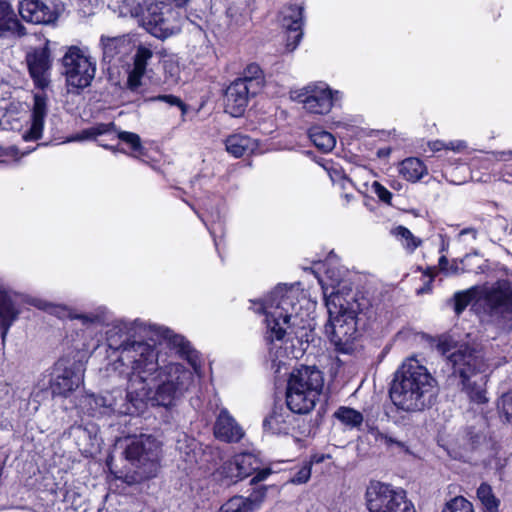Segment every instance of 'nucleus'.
Here are the masks:
<instances>
[{"label": "nucleus", "instance_id": "12", "mask_svg": "<svg viewBox=\"0 0 512 512\" xmlns=\"http://www.w3.org/2000/svg\"><path fill=\"white\" fill-rule=\"evenodd\" d=\"M297 99L308 113L325 115L340 99V92L332 90L324 82H317L304 87L297 95Z\"/></svg>", "mask_w": 512, "mask_h": 512}, {"label": "nucleus", "instance_id": "24", "mask_svg": "<svg viewBox=\"0 0 512 512\" xmlns=\"http://www.w3.org/2000/svg\"><path fill=\"white\" fill-rule=\"evenodd\" d=\"M262 498V495L233 496L220 507L218 512H253L259 509Z\"/></svg>", "mask_w": 512, "mask_h": 512}, {"label": "nucleus", "instance_id": "38", "mask_svg": "<svg viewBox=\"0 0 512 512\" xmlns=\"http://www.w3.org/2000/svg\"><path fill=\"white\" fill-rule=\"evenodd\" d=\"M73 319L80 320L81 323L85 326L92 325H100L103 324L106 320L105 311L103 309H98L95 312L80 314L74 311Z\"/></svg>", "mask_w": 512, "mask_h": 512}, {"label": "nucleus", "instance_id": "59", "mask_svg": "<svg viewBox=\"0 0 512 512\" xmlns=\"http://www.w3.org/2000/svg\"><path fill=\"white\" fill-rule=\"evenodd\" d=\"M192 446H195V441L194 440H191L190 444L188 445V447H191L190 451H193Z\"/></svg>", "mask_w": 512, "mask_h": 512}, {"label": "nucleus", "instance_id": "14", "mask_svg": "<svg viewBox=\"0 0 512 512\" xmlns=\"http://www.w3.org/2000/svg\"><path fill=\"white\" fill-rule=\"evenodd\" d=\"M480 299L483 300L491 315H512V283L498 280L491 286L479 288Z\"/></svg>", "mask_w": 512, "mask_h": 512}, {"label": "nucleus", "instance_id": "32", "mask_svg": "<svg viewBox=\"0 0 512 512\" xmlns=\"http://www.w3.org/2000/svg\"><path fill=\"white\" fill-rule=\"evenodd\" d=\"M334 416L344 425L350 428H359L363 423V415L361 412L350 407H339Z\"/></svg>", "mask_w": 512, "mask_h": 512}, {"label": "nucleus", "instance_id": "34", "mask_svg": "<svg viewBox=\"0 0 512 512\" xmlns=\"http://www.w3.org/2000/svg\"><path fill=\"white\" fill-rule=\"evenodd\" d=\"M477 497L485 508V512H497L499 501L492 492L490 485L482 483L477 489Z\"/></svg>", "mask_w": 512, "mask_h": 512}, {"label": "nucleus", "instance_id": "15", "mask_svg": "<svg viewBox=\"0 0 512 512\" xmlns=\"http://www.w3.org/2000/svg\"><path fill=\"white\" fill-rule=\"evenodd\" d=\"M296 413L292 412L288 405L274 404L263 419V429L265 433L271 435H288L296 427Z\"/></svg>", "mask_w": 512, "mask_h": 512}, {"label": "nucleus", "instance_id": "62", "mask_svg": "<svg viewBox=\"0 0 512 512\" xmlns=\"http://www.w3.org/2000/svg\"><path fill=\"white\" fill-rule=\"evenodd\" d=\"M435 269H436L435 267H432V268H430L429 270H430L431 272H434V271H435ZM430 275H431V276H434V274H433V273H431Z\"/></svg>", "mask_w": 512, "mask_h": 512}, {"label": "nucleus", "instance_id": "2", "mask_svg": "<svg viewBox=\"0 0 512 512\" xmlns=\"http://www.w3.org/2000/svg\"><path fill=\"white\" fill-rule=\"evenodd\" d=\"M326 280L320 279L329 321L325 325V333L335 349L341 353H351L353 342L357 336L358 316L368 308V300L364 297L347 298L342 288L347 287L345 277L347 270L339 265L335 254L330 253L323 264Z\"/></svg>", "mask_w": 512, "mask_h": 512}, {"label": "nucleus", "instance_id": "54", "mask_svg": "<svg viewBox=\"0 0 512 512\" xmlns=\"http://www.w3.org/2000/svg\"><path fill=\"white\" fill-rule=\"evenodd\" d=\"M330 456L329 455H315L312 457V462H315V463H320V462H323L326 458H329Z\"/></svg>", "mask_w": 512, "mask_h": 512}, {"label": "nucleus", "instance_id": "60", "mask_svg": "<svg viewBox=\"0 0 512 512\" xmlns=\"http://www.w3.org/2000/svg\"><path fill=\"white\" fill-rule=\"evenodd\" d=\"M177 448L182 452L183 447H182V445H181V441H179V442H178V446H177Z\"/></svg>", "mask_w": 512, "mask_h": 512}, {"label": "nucleus", "instance_id": "45", "mask_svg": "<svg viewBox=\"0 0 512 512\" xmlns=\"http://www.w3.org/2000/svg\"><path fill=\"white\" fill-rule=\"evenodd\" d=\"M311 476V463H305L291 478V482L294 484L306 483Z\"/></svg>", "mask_w": 512, "mask_h": 512}, {"label": "nucleus", "instance_id": "9", "mask_svg": "<svg viewBox=\"0 0 512 512\" xmlns=\"http://www.w3.org/2000/svg\"><path fill=\"white\" fill-rule=\"evenodd\" d=\"M109 376L111 378H120L123 379L126 383L125 393L121 389H116L113 391H107L104 394L95 396L91 395L86 398V401L88 405L90 406V409L92 410L93 414H110V413H116L121 415H127L132 412L131 408L132 406L137 408L139 403H149L152 406H162V407H171L174 405L175 401L181 397L182 395H177L171 403L169 404H160L155 403L152 399L148 398H138L134 397V395H131L129 393V382L125 378V375H119L118 373H113L111 371H108Z\"/></svg>", "mask_w": 512, "mask_h": 512}, {"label": "nucleus", "instance_id": "13", "mask_svg": "<svg viewBox=\"0 0 512 512\" xmlns=\"http://www.w3.org/2000/svg\"><path fill=\"white\" fill-rule=\"evenodd\" d=\"M261 90V80L257 77H243L232 82L225 92V111L233 117L241 116L251 96Z\"/></svg>", "mask_w": 512, "mask_h": 512}, {"label": "nucleus", "instance_id": "31", "mask_svg": "<svg viewBox=\"0 0 512 512\" xmlns=\"http://www.w3.org/2000/svg\"><path fill=\"white\" fill-rule=\"evenodd\" d=\"M117 133L116 125L113 122L110 123H98L88 129L83 130L73 140H85V139H96L102 135H109L115 138Z\"/></svg>", "mask_w": 512, "mask_h": 512}, {"label": "nucleus", "instance_id": "39", "mask_svg": "<svg viewBox=\"0 0 512 512\" xmlns=\"http://www.w3.org/2000/svg\"><path fill=\"white\" fill-rule=\"evenodd\" d=\"M442 512H474L473 505L464 497L457 496L446 503Z\"/></svg>", "mask_w": 512, "mask_h": 512}, {"label": "nucleus", "instance_id": "50", "mask_svg": "<svg viewBox=\"0 0 512 512\" xmlns=\"http://www.w3.org/2000/svg\"><path fill=\"white\" fill-rule=\"evenodd\" d=\"M244 77H257L262 81L261 70L258 65H250Z\"/></svg>", "mask_w": 512, "mask_h": 512}, {"label": "nucleus", "instance_id": "46", "mask_svg": "<svg viewBox=\"0 0 512 512\" xmlns=\"http://www.w3.org/2000/svg\"><path fill=\"white\" fill-rule=\"evenodd\" d=\"M152 100L163 101L168 103L169 105L178 106L181 109L183 115H185L187 112V106L179 97H176L174 95H159L157 97L152 98Z\"/></svg>", "mask_w": 512, "mask_h": 512}, {"label": "nucleus", "instance_id": "56", "mask_svg": "<svg viewBox=\"0 0 512 512\" xmlns=\"http://www.w3.org/2000/svg\"><path fill=\"white\" fill-rule=\"evenodd\" d=\"M185 454H186V458H185L186 461L192 462L195 460L194 454L191 455L190 452H185Z\"/></svg>", "mask_w": 512, "mask_h": 512}, {"label": "nucleus", "instance_id": "21", "mask_svg": "<svg viewBox=\"0 0 512 512\" xmlns=\"http://www.w3.org/2000/svg\"><path fill=\"white\" fill-rule=\"evenodd\" d=\"M47 111V96L45 93H36L34 95L30 127L22 135L25 141H34L42 137Z\"/></svg>", "mask_w": 512, "mask_h": 512}, {"label": "nucleus", "instance_id": "18", "mask_svg": "<svg viewBox=\"0 0 512 512\" xmlns=\"http://www.w3.org/2000/svg\"><path fill=\"white\" fill-rule=\"evenodd\" d=\"M26 62L35 86L40 89L46 88L49 84L51 68L50 51L47 44L27 52Z\"/></svg>", "mask_w": 512, "mask_h": 512}, {"label": "nucleus", "instance_id": "55", "mask_svg": "<svg viewBox=\"0 0 512 512\" xmlns=\"http://www.w3.org/2000/svg\"><path fill=\"white\" fill-rule=\"evenodd\" d=\"M346 285H347V287L345 288V290H346V289H348V291H351V288H348V284H347V283H346ZM342 286H343V283L340 285V289H341V291H342V293H343V295H344L345 297H347V298H350V297H355V298H357L355 295H351L350 293H346V294H345V293H344V289L342 288Z\"/></svg>", "mask_w": 512, "mask_h": 512}, {"label": "nucleus", "instance_id": "40", "mask_svg": "<svg viewBox=\"0 0 512 512\" xmlns=\"http://www.w3.org/2000/svg\"><path fill=\"white\" fill-rule=\"evenodd\" d=\"M152 56L153 52L150 48L140 45L134 55L133 67L145 73L147 64Z\"/></svg>", "mask_w": 512, "mask_h": 512}, {"label": "nucleus", "instance_id": "10", "mask_svg": "<svg viewBox=\"0 0 512 512\" xmlns=\"http://www.w3.org/2000/svg\"><path fill=\"white\" fill-rule=\"evenodd\" d=\"M365 501L369 512H416L403 489L379 481L370 482Z\"/></svg>", "mask_w": 512, "mask_h": 512}, {"label": "nucleus", "instance_id": "28", "mask_svg": "<svg viewBox=\"0 0 512 512\" xmlns=\"http://www.w3.org/2000/svg\"><path fill=\"white\" fill-rule=\"evenodd\" d=\"M164 338L167 341V344L172 348L176 349L177 353L180 354L181 357L187 359V361L195 366L197 360L196 351L192 349L190 343L185 340V338L181 335L174 334L170 330H165Z\"/></svg>", "mask_w": 512, "mask_h": 512}, {"label": "nucleus", "instance_id": "52", "mask_svg": "<svg viewBox=\"0 0 512 512\" xmlns=\"http://www.w3.org/2000/svg\"><path fill=\"white\" fill-rule=\"evenodd\" d=\"M342 199H343V205H344V206H347V205H349L352 201H354V200H355V197H354V195H353L351 192L346 191V192H344V193L342 194Z\"/></svg>", "mask_w": 512, "mask_h": 512}, {"label": "nucleus", "instance_id": "43", "mask_svg": "<svg viewBox=\"0 0 512 512\" xmlns=\"http://www.w3.org/2000/svg\"><path fill=\"white\" fill-rule=\"evenodd\" d=\"M438 268L439 271L446 276L458 275L463 272V269L459 267L456 260H453L452 263L449 264L447 257L444 255L439 258Z\"/></svg>", "mask_w": 512, "mask_h": 512}, {"label": "nucleus", "instance_id": "25", "mask_svg": "<svg viewBox=\"0 0 512 512\" xmlns=\"http://www.w3.org/2000/svg\"><path fill=\"white\" fill-rule=\"evenodd\" d=\"M225 146L229 154L239 158L253 153L258 147V143L249 136L234 134L226 139Z\"/></svg>", "mask_w": 512, "mask_h": 512}, {"label": "nucleus", "instance_id": "48", "mask_svg": "<svg viewBox=\"0 0 512 512\" xmlns=\"http://www.w3.org/2000/svg\"><path fill=\"white\" fill-rule=\"evenodd\" d=\"M332 181L339 185L342 190L345 192L348 191L350 188L354 187V183L351 179L347 178L346 176H339V179L336 180L334 177H331Z\"/></svg>", "mask_w": 512, "mask_h": 512}, {"label": "nucleus", "instance_id": "6", "mask_svg": "<svg viewBox=\"0 0 512 512\" xmlns=\"http://www.w3.org/2000/svg\"><path fill=\"white\" fill-rule=\"evenodd\" d=\"M324 389V375L315 366H301L294 369L287 380L286 404L298 414L314 409Z\"/></svg>", "mask_w": 512, "mask_h": 512}, {"label": "nucleus", "instance_id": "35", "mask_svg": "<svg viewBox=\"0 0 512 512\" xmlns=\"http://www.w3.org/2000/svg\"><path fill=\"white\" fill-rule=\"evenodd\" d=\"M480 299L479 287H471L464 291H458L454 294L455 301V312L456 314H461L465 308L470 304V302L475 298Z\"/></svg>", "mask_w": 512, "mask_h": 512}, {"label": "nucleus", "instance_id": "26", "mask_svg": "<svg viewBox=\"0 0 512 512\" xmlns=\"http://www.w3.org/2000/svg\"><path fill=\"white\" fill-rule=\"evenodd\" d=\"M100 43L103 51V57L108 61H111L118 55L128 53L131 48L130 41L125 36H102Z\"/></svg>", "mask_w": 512, "mask_h": 512}, {"label": "nucleus", "instance_id": "23", "mask_svg": "<svg viewBox=\"0 0 512 512\" xmlns=\"http://www.w3.org/2000/svg\"><path fill=\"white\" fill-rule=\"evenodd\" d=\"M25 34V27L17 19L10 3L0 0V37H21Z\"/></svg>", "mask_w": 512, "mask_h": 512}, {"label": "nucleus", "instance_id": "58", "mask_svg": "<svg viewBox=\"0 0 512 512\" xmlns=\"http://www.w3.org/2000/svg\"><path fill=\"white\" fill-rule=\"evenodd\" d=\"M102 147L104 148H107V149H111L113 151H118L117 148L113 147V146H109L107 144H100Z\"/></svg>", "mask_w": 512, "mask_h": 512}, {"label": "nucleus", "instance_id": "53", "mask_svg": "<svg viewBox=\"0 0 512 512\" xmlns=\"http://www.w3.org/2000/svg\"><path fill=\"white\" fill-rule=\"evenodd\" d=\"M432 151H440L442 149H445L446 143L442 141H434L429 144Z\"/></svg>", "mask_w": 512, "mask_h": 512}, {"label": "nucleus", "instance_id": "51", "mask_svg": "<svg viewBox=\"0 0 512 512\" xmlns=\"http://www.w3.org/2000/svg\"><path fill=\"white\" fill-rule=\"evenodd\" d=\"M271 474L270 469H262L257 471L256 475L251 480L252 483L260 482L265 480Z\"/></svg>", "mask_w": 512, "mask_h": 512}, {"label": "nucleus", "instance_id": "5", "mask_svg": "<svg viewBox=\"0 0 512 512\" xmlns=\"http://www.w3.org/2000/svg\"><path fill=\"white\" fill-rule=\"evenodd\" d=\"M172 1L178 8L163 2H152L143 9L136 1L125 0L121 13L124 15L129 13L131 17L138 18L140 25L154 37L166 39L180 31L182 16L179 8L189 0Z\"/></svg>", "mask_w": 512, "mask_h": 512}, {"label": "nucleus", "instance_id": "61", "mask_svg": "<svg viewBox=\"0 0 512 512\" xmlns=\"http://www.w3.org/2000/svg\"><path fill=\"white\" fill-rule=\"evenodd\" d=\"M446 248H447V247H446V245H445V244H443V245H442V247H441V249H440V252H444V251L446 250Z\"/></svg>", "mask_w": 512, "mask_h": 512}, {"label": "nucleus", "instance_id": "11", "mask_svg": "<svg viewBox=\"0 0 512 512\" xmlns=\"http://www.w3.org/2000/svg\"><path fill=\"white\" fill-rule=\"evenodd\" d=\"M64 75L68 92L79 93L91 85L96 73V62L85 50L70 47L63 57Z\"/></svg>", "mask_w": 512, "mask_h": 512}, {"label": "nucleus", "instance_id": "37", "mask_svg": "<svg viewBox=\"0 0 512 512\" xmlns=\"http://www.w3.org/2000/svg\"><path fill=\"white\" fill-rule=\"evenodd\" d=\"M115 138L127 144L134 153L136 157L142 154L143 146L141 144V139L138 134L127 131H118L115 135Z\"/></svg>", "mask_w": 512, "mask_h": 512}, {"label": "nucleus", "instance_id": "33", "mask_svg": "<svg viewBox=\"0 0 512 512\" xmlns=\"http://www.w3.org/2000/svg\"><path fill=\"white\" fill-rule=\"evenodd\" d=\"M391 233L401 242L403 247L410 252H413L422 243L419 238L415 237L412 232L404 226L393 228Z\"/></svg>", "mask_w": 512, "mask_h": 512}, {"label": "nucleus", "instance_id": "30", "mask_svg": "<svg viewBox=\"0 0 512 512\" xmlns=\"http://www.w3.org/2000/svg\"><path fill=\"white\" fill-rule=\"evenodd\" d=\"M309 137L313 144L323 152H330L336 144L335 137L320 127H312L309 130Z\"/></svg>", "mask_w": 512, "mask_h": 512}, {"label": "nucleus", "instance_id": "4", "mask_svg": "<svg viewBox=\"0 0 512 512\" xmlns=\"http://www.w3.org/2000/svg\"><path fill=\"white\" fill-rule=\"evenodd\" d=\"M437 395V380L428 369L415 358L405 360L390 389L393 404L406 412H421L435 403Z\"/></svg>", "mask_w": 512, "mask_h": 512}, {"label": "nucleus", "instance_id": "27", "mask_svg": "<svg viewBox=\"0 0 512 512\" xmlns=\"http://www.w3.org/2000/svg\"><path fill=\"white\" fill-rule=\"evenodd\" d=\"M18 315L19 311L16 309L13 301L5 293L0 292V327L3 340L6 338L9 328Z\"/></svg>", "mask_w": 512, "mask_h": 512}, {"label": "nucleus", "instance_id": "16", "mask_svg": "<svg viewBox=\"0 0 512 512\" xmlns=\"http://www.w3.org/2000/svg\"><path fill=\"white\" fill-rule=\"evenodd\" d=\"M260 463L258 458L251 453L235 455L225 462L219 469V474L228 480V483H236L256 472Z\"/></svg>", "mask_w": 512, "mask_h": 512}, {"label": "nucleus", "instance_id": "19", "mask_svg": "<svg viewBox=\"0 0 512 512\" xmlns=\"http://www.w3.org/2000/svg\"><path fill=\"white\" fill-rule=\"evenodd\" d=\"M303 7L289 6L282 11V26L287 30L286 48L288 51L296 49L303 36Z\"/></svg>", "mask_w": 512, "mask_h": 512}, {"label": "nucleus", "instance_id": "47", "mask_svg": "<svg viewBox=\"0 0 512 512\" xmlns=\"http://www.w3.org/2000/svg\"><path fill=\"white\" fill-rule=\"evenodd\" d=\"M372 191L377 197L386 204H391L392 194L382 184L377 181L372 183Z\"/></svg>", "mask_w": 512, "mask_h": 512}, {"label": "nucleus", "instance_id": "1", "mask_svg": "<svg viewBox=\"0 0 512 512\" xmlns=\"http://www.w3.org/2000/svg\"><path fill=\"white\" fill-rule=\"evenodd\" d=\"M132 325L128 321L117 320L107 330V345L118 352L107 371L124 374L131 395L169 404L188 389L193 374L184 365L167 361L156 346L147 342H130Z\"/></svg>", "mask_w": 512, "mask_h": 512}, {"label": "nucleus", "instance_id": "3", "mask_svg": "<svg viewBox=\"0 0 512 512\" xmlns=\"http://www.w3.org/2000/svg\"><path fill=\"white\" fill-rule=\"evenodd\" d=\"M298 305V290L286 285L277 286L264 301L252 303V309L256 313L265 315L266 339L271 342L269 360L275 373H280L286 368L291 359L287 349L281 344L274 343V340L281 341L284 338L286 329L290 327L291 318L297 315Z\"/></svg>", "mask_w": 512, "mask_h": 512}, {"label": "nucleus", "instance_id": "7", "mask_svg": "<svg viewBox=\"0 0 512 512\" xmlns=\"http://www.w3.org/2000/svg\"><path fill=\"white\" fill-rule=\"evenodd\" d=\"M124 455L135 469L132 474L125 475L124 481L127 484L140 483L157 475L161 445L155 437L142 434L127 438Z\"/></svg>", "mask_w": 512, "mask_h": 512}, {"label": "nucleus", "instance_id": "20", "mask_svg": "<svg viewBox=\"0 0 512 512\" xmlns=\"http://www.w3.org/2000/svg\"><path fill=\"white\" fill-rule=\"evenodd\" d=\"M19 14L26 22L48 24L57 19V13L42 0H22Z\"/></svg>", "mask_w": 512, "mask_h": 512}, {"label": "nucleus", "instance_id": "36", "mask_svg": "<svg viewBox=\"0 0 512 512\" xmlns=\"http://www.w3.org/2000/svg\"><path fill=\"white\" fill-rule=\"evenodd\" d=\"M33 305L38 307L39 309H42V310L52 314V315H55L56 317H58L60 319H65V318L73 319L74 310L65 305L48 303L43 300H35L33 302Z\"/></svg>", "mask_w": 512, "mask_h": 512}, {"label": "nucleus", "instance_id": "44", "mask_svg": "<svg viewBox=\"0 0 512 512\" xmlns=\"http://www.w3.org/2000/svg\"><path fill=\"white\" fill-rule=\"evenodd\" d=\"M144 72L137 70L136 68H132L131 71L128 74L127 79V88L132 91L136 92L142 85V78L144 76Z\"/></svg>", "mask_w": 512, "mask_h": 512}, {"label": "nucleus", "instance_id": "41", "mask_svg": "<svg viewBox=\"0 0 512 512\" xmlns=\"http://www.w3.org/2000/svg\"><path fill=\"white\" fill-rule=\"evenodd\" d=\"M500 417L506 422L512 423V391L504 393L498 401Z\"/></svg>", "mask_w": 512, "mask_h": 512}, {"label": "nucleus", "instance_id": "42", "mask_svg": "<svg viewBox=\"0 0 512 512\" xmlns=\"http://www.w3.org/2000/svg\"><path fill=\"white\" fill-rule=\"evenodd\" d=\"M370 432L374 436V439L376 441H379V442L385 444L387 447H391V446L395 445L401 450H407V447L404 442L399 441V440L393 438L392 436L381 432L380 430H378L376 428H372Z\"/></svg>", "mask_w": 512, "mask_h": 512}, {"label": "nucleus", "instance_id": "22", "mask_svg": "<svg viewBox=\"0 0 512 512\" xmlns=\"http://www.w3.org/2000/svg\"><path fill=\"white\" fill-rule=\"evenodd\" d=\"M214 435L224 442H238L242 439L244 432L229 414L227 409L220 410L214 425Z\"/></svg>", "mask_w": 512, "mask_h": 512}, {"label": "nucleus", "instance_id": "57", "mask_svg": "<svg viewBox=\"0 0 512 512\" xmlns=\"http://www.w3.org/2000/svg\"><path fill=\"white\" fill-rule=\"evenodd\" d=\"M469 233H473V235L475 236V231L473 229H463L461 232H460V235H463V234H469Z\"/></svg>", "mask_w": 512, "mask_h": 512}, {"label": "nucleus", "instance_id": "49", "mask_svg": "<svg viewBox=\"0 0 512 512\" xmlns=\"http://www.w3.org/2000/svg\"><path fill=\"white\" fill-rule=\"evenodd\" d=\"M466 147V144L464 141L456 140V141H450L446 143L445 149L453 150V151H461Z\"/></svg>", "mask_w": 512, "mask_h": 512}, {"label": "nucleus", "instance_id": "29", "mask_svg": "<svg viewBox=\"0 0 512 512\" xmlns=\"http://www.w3.org/2000/svg\"><path fill=\"white\" fill-rule=\"evenodd\" d=\"M399 172L406 180L417 182L427 174V168L420 159L411 157L401 162Z\"/></svg>", "mask_w": 512, "mask_h": 512}, {"label": "nucleus", "instance_id": "17", "mask_svg": "<svg viewBox=\"0 0 512 512\" xmlns=\"http://www.w3.org/2000/svg\"><path fill=\"white\" fill-rule=\"evenodd\" d=\"M83 376L65 360H59L52 372L50 387L54 395L66 396L77 389L82 383Z\"/></svg>", "mask_w": 512, "mask_h": 512}, {"label": "nucleus", "instance_id": "8", "mask_svg": "<svg viewBox=\"0 0 512 512\" xmlns=\"http://www.w3.org/2000/svg\"><path fill=\"white\" fill-rule=\"evenodd\" d=\"M447 363L454 373L461 377L463 391L472 403L482 405L488 402L485 376L472 380V377L478 372H483L485 367L479 351L467 345L460 346L447 356Z\"/></svg>", "mask_w": 512, "mask_h": 512}]
</instances>
